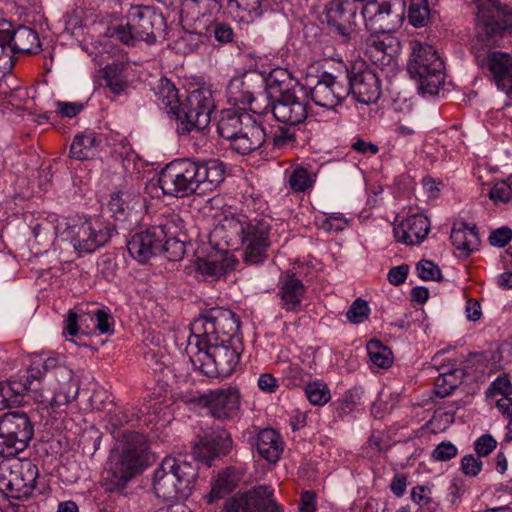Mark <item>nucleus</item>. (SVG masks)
<instances>
[{
	"label": "nucleus",
	"instance_id": "nucleus-1",
	"mask_svg": "<svg viewBox=\"0 0 512 512\" xmlns=\"http://www.w3.org/2000/svg\"><path fill=\"white\" fill-rule=\"evenodd\" d=\"M365 2L366 4L361 7V16L367 29L373 32L366 40V53L378 66L395 65L401 43L387 32L402 22L405 2L404 0Z\"/></svg>",
	"mask_w": 512,
	"mask_h": 512
},
{
	"label": "nucleus",
	"instance_id": "nucleus-2",
	"mask_svg": "<svg viewBox=\"0 0 512 512\" xmlns=\"http://www.w3.org/2000/svg\"><path fill=\"white\" fill-rule=\"evenodd\" d=\"M224 175L225 166L220 160L182 158L168 163L161 170L158 183L165 195L184 198L213 191L224 180Z\"/></svg>",
	"mask_w": 512,
	"mask_h": 512
},
{
	"label": "nucleus",
	"instance_id": "nucleus-3",
	"mask_svg": "<svg viewBox=\"0 0 512 512\" xmlns=\"http://www.w3.org/2000/svg\"><path fill=\"white\" fill-rule=\"evenodd\" d=\"M198 478V466L182 458L165 457L155 470L153 490L165 501L185 500Z\"/></svg>",
	"mask_w": 512,
	"mask_h": 512
},
{
	"label": "nucleus",
	"instance_id": "nucleus-4",
	"mask_svg": "<svg viewBox=\"0 0 512 512\" xmlns=\"http://www.w3.org/2000/svg\"><path fill=\"white\" fill-rule=\"evenodd\" d=\"M117 449L120 450V457L108 470L107 480L111 491L123 490L127 482L152 458L145 436L138 432L124 433Z\"/></svg>",
	"mask_w": 512,
	"mask_h": 512
},
{
	"label": "nucleus",
	"instance_id": "nucleus-5",
	"mask_svg": "<svg viewBox=\"0 0 512 512\" xmlns=\"http://www.w3.org/2000/svg\"><path fill=\"white\" fill-rule=\"evenodd\" d=\"M167 23L160 11L152 6H133L127 14V23L114 28L115 36L122 44L135 46L138 42L155 44L165 36Z\"/></svg>",
	"mask_w": 512,
	"mask_h": 512
},
{
	"label": "nucleus",
	"instance_id": "nucleus-6",
	"mask_svg": "<svg viewBox=\"0 0 512 512\" xmlns=\"http://www.w3.org/2000/svg\"><path fill=\"white\" fill-rule=\"evenodd\" d=\"M193 366L211 378L230 376L240 359L236 341H221L195 346L190 337L187 347Z\"/></svg>",
	"mask_w": 512,
	"mask_h": 512
},
{
	"label": "nucleus",
	"instance_id": "nucleus-7",
	"mask_svg": "<svg viewBox=\"0 0 512 512\" xmlns=\"http://www.w3.org/2000/svg\"><path fill=\"white\" fill-rule=\"evenodd\" d=\"M407 71L419 80L423 93L435 95L445 81L444 63L435 48L419 41L411 42V54Z\"/></svg>",
	"mask_w": 512,
	"mask_h": 512
},
{
	"label": "nucleus",
	"instance_id": "nucleus-8",
	"mask_svg": "<svg viewBox=\"0 0 512 512\" xmlns=\"http://www.w3.org/2000/svg\"><path fill=\"white\" fill-rule=\"evenodd\" d=\"M240 329V318L231 310L212 308L192 323L193 344L200 346L207 343L236 341L235 333Z\"/></svg>",
	"mask_w": 512,
	"mask_h": 512
},
{
	"label": "nucleus",
	"instance_id": "nucleus-9",
	"mask_svg": "<svg viewBox=\"0 0 512 512\" xmlns=\"http://www.w3.org/2000/svg\"><path fill=\"white\" fill-rule=\"evenodd\" d=\"M39 470L29 459L0 463V492L17 500L27 499L36 488Z\"/></svg>",
	"mask_w": 512,
	"mask_h": 512
},
{
	"label": "nucleus",
	"instance_id": "nucleus-10",
	"mask_svg": "<svg viewBox=\"0 0 512 512\" xmlns=\"http://www.w3.org/2000/svg\"><path fill=\"white\" fill-rule=\"evenodd\" d=\"M34 436V423L27 413L7 412L0 416V454L14 456L24 451Z\"/></svg>",
	"mask_w": 512,
	"mask_h": 512
},
{
	"label": "nucleus",
	"instance_id": "nucleus-11",
	"mask_svg": "<svg viewBox=\"0 0 512 512\" xmlns=\"http://www.w3.org/2000/svg\"><path fill=\"white\" fill-rule=\"evenodd\" d=\"M213 109L214 101L210 90L204 88L193 90L173 115L179 121L178 131L181 134H188L192 130L199 131L206 128L210 123Z\"/></svg>",
	"mask_w": 512,
	"mask_h": 512
},
{
	"label": "nucleus",
	"instance_id": "nucleus-12",
	"mask_svg": "<svg viewBox=\"0 0 512 512\" xmlns=\"http://www.w3.org/2000/svg\"><path fill=\"white\" fill-rule=\"evenodd\" d=\"M228 228L235 232L244 246V261L249 264H258L267 257L270 246V225L264 220H252L247 223L230 221Z\"/></svg>",
	"mask_w": 512,
	"mask_h": 512
},
{
	"label": "nucleus",
	"instance_id": "nucleus-13",
	"mask_svg": "<svg viewBox=\"0 0 512 512\" xmlns=\"http://www.w3.org/2000/svg\"><path fill=\"white\" fill-rule=\"evenodd\" d=\"M41 51L38 34L30 27H13L8 21H0V59H13L17 53L37 54Z\"/></svg>",
	"mask_w": 512,
	"mask_h": 512
},
{
	"label": "nucleus",
	"instance_id": "nucleus-14",
	"mask_svg": "<svg viewBox=\"0 0 512 512\" xmlns=\"http://www.w3.org/2000/svg\"><path fill=\"white\" fill-rule=\"evenodd\" d=\"M477 10V26L488 39L512 32V10L501 0H478Z\"/></svg>",
	"mask_w": 512,
	"mask_h": 512
},
{
	"label": "nucleus",
	"instance_id": "nucleus-15",
	"mask_svg": "<svg viewBox=\"0 0 512 512\" xmlns=\"http://www.w3.org/2000/svg\"><path fill=\"white\" fill-rule=\"evenodd\" d=\"M349 89L347 95L352 93L359 103H375L381 95L379 76L368 68L364 62L354 63L347 70Z\"/></svg>",
	"mask_w": 512,
	"mask_h": 512
},
{
	"label": "nucleus",
	"instance_id": "nucleus-16",
	"mask_svg": "<svg viewBox=\"0 0 512 512\" xmlns=\"http://www.w3.org/2000/svg\"><path fill=\"white\" fill-rule=\"evenodd\" d=\"M359 6L355 0H328L323 14L329 29L348 41L358 17Z\"/></svg>",
	"mask_w": 512,
	"mask_h": 512
},
{
	"label": "nucleus",
	"instance_id": "nucleus-17",
	"mask_svg": "<svg viewBox=\"0 0 512 512\" xmlns=\"http://www.w3.org/2000/svg\"><path fill=\"white\" fill-rule=\"evenodd\" d=\"M221 512H280V508L273 490L260 485L226 500Z\"/></svg>",
	"mask_w": 512,
	"mask_h": 512
},
{
	"label": "nucleus",
	"instance_id": "nucleus-18",
	"mask_svg": "<svg viewBox=\"0 0 512 512\" xmlns=\"http://www.w3.org/2000/svg\"><path fill=\"white\" fill-rule=\"evenodd\" d=\"M475 58L481 69L491 73L497 88L512 100V55L502 51L483 50L478 51Z\"/></svg>",
	"mask_w": 512,
	"mask_h": 512
},
{
	"label": "nucleus",
	"instance_id": "nucleus-19",
	"mask_svg": "<svg viewBox=\"0 0 512 512\" xmlns=\"http://www.w3.org/2000/svg\"><path fill=\"white\" fill-rule=\"evenodd\" d=\"M186 402L206 407L214 418L225 420L234 417L239 410L240 393L237 388L230 386L189 398Z\"/></svg>",
	"mask_w": 512,
	"mask_h": 512
},
{
	"label": "nucleus",
	"instance_id": "nucleus-20",
	"mask_svg": "<svg viewBox=\"0 0 512 512\" xmlns=\"http://www.w3.org/2000/svg\"><path fill=\"white\" fill-rule=\"evenodd\" d=\"M271 111L277 121L296 126L302 123L308 115L307 104L300 100L294 90L287 89L280 92L271 103Z\"/></svg>",
	"mask_w": 512,
	"mask_h": 512
},
{
	"label": "nucleus",
	"instance_id": "nucleus-21",
	"mask_svg": "<svg viewBox=\"0 0 512 512\" xmlns=\"http://www.w3.org/2000/svg\"><path fill=\"white\" fill-rule=\"evenodd\" d=\"M164 239L161 224L154 225L133 235L127 242V249L138 262L146 263L151 257L161 254Z\"/></svg>",
	"mask_w": 512,
	"mask_h": 512
},
{
	"label": "nucleus",
	"instance_id": "nucleus-22",
	"mask_svg": "<svg viewBox=\"0 0 512 512\" xmlns=\"http://www.w3.org/2000/svg\"><path fill=\"white\" fill-rule=\"evenodd\" d=\"M73 233V246L79 252L92 253L99 247L104 246L110 239L112 229L101 224L93 225L86 220L79 225L70 227Z\"/></svg>",
	"mask_w": 512,
	"mask_h": 512
},
{
	"label": "nucleus",
	"instance_id": "nucleus-23",
	"mask_svg": "<svg viewBox=\"0 0 512 512\" xmlns=\"http://www.w3.org/2000/svg\"><path fill=\"white\" fill-rule=\"evenodd\" d=\"M165 239L162 242V252L169 261H179L185 254V245L188 235L183 219L179 215H172L161 224Z\"/></svg>",
	"mask_w": 512,
	"mask_h": 512
},
{
	"label": "nucleus",
	"instance_id": "nucleus-24",
	"mask_svg": "<svg viewBox=\"0 0 512 512\" xmlns=\"http://www.w3.org/2000/svg\"><path fill=\"white\" fill-rule=\"evenodd\" d=\"M263 87H265L264 80L254 74L235 77L227 87L228 99L235 105H248L254 113H263L264 111H259L258 107L253 106V103L256 102V90Z\"/></svg>",
	"mask_w": 512,
	"mask_h": 512
},
{
	"label": "nucleus",
	"instance_id": "nucleus-25",
	"mask_svg": "<svg viewBox=\"0 0 512 512\" xmlns=\"http://www.w3.org/2000/svg\"><path fill=\"white\" fill-rule=\"evenodd\" d=\"M232 448L230 434L225 429L214 430L205 434L198 443L194 445L195 456L211 465L214 458L227 455Z\"/></svg>",
	"mask_w": 512,
	"mask_h": 512
},
{
	"label": "nucleus",
	"instance_id": "nucleus-26",
	"mask_svg": "<svg viewBox=\"0 0 512 512\" xmlns=\"http://www.w3.org/2000/svg\"><path fill=\"white\" fill-rule=\"evenodd\" d=\"M313 102L321 107L333 109L347 96L336 77L330 73H323L317 84L310 89Z\"/></svg>",
	"mask_w": 512,
	"mask_h": 512
},
{
	"label": "nucleus",
	"instance_id": "nucleus-27",
	"mask_svg": "<svg viewBox=\"0 0 512 512\" xmlns=\"http://www.w3.org/2000/svg\"><path fill=\"white\" fill-rule=\"evenodd\" d=\"M56 379L59 383L53 397L47 401L51 408L56 409L66 406L74 401L79 393V381L74 377V373L67 367H57ZM40 403H46L44 399H37Z\"/></svg>",
	"mask_w": 512,
	"mask_h": 512
},
{
	"label": "nucleus",
	"instance_id": "nucleus-28",
	"mask_svg": "<svg viewBox=\"0 0 512 512\" xmlns=\"http://www.w3.org/2000/svg\"><path fill=\"white\" fill-rule=\"evenodd\" d=\"M264 128L252 116L244 122V127L230 142V147L241 155H248L259 149L265 142Z\"/></svg>",
	"mask_w": 512,
	"mask_h": 512
},
{
	"label": "nucleus",
	"instance_id": "nucleus-29",
	"mask_svg": "<svg viewBox=\"0 0 512 512\" xmlns=\"http://www.w3.org/2000/svg\"><path fill=\"white\" fill-rule=\"evenodd\" d=\"M430 230L428 218L421 214L408 217L393 229L394 237L398 242L407 245L419 244L424 241Z\"/></svg>",
	"mask_w": 512,
	"mask_h": 512
},
{
	"label": "nucleus",
	"instance_id": "nucleus-30",
	"mask_svg": "<svg viewBox=\"0 0 512 512\" xmlns=\"http://www.w3.org/2000/svg\"><path fill=\"white\" fill-rule=\"evenodd\" d=\"M305 293L306 288L302 280L297 278L294 273L288 272L279 286L278 296L281 300V308L287 312H298Z\"/></svg>",
	"mask_w": 512,
	"mask_h": 512
},
{
	"label": "nucleus",
	"instance_id": "nucleus-31",
	"mask_svg": "<svg viewBox=\"0 0 512 512\" xmlns=\"http://www.w3.org/2000/svg\"><path fill=\"white\" fill-rule=\"evenodd\" d=\"M255 446L261 457L270 463H276L283 452L281 437L271 428L263 429L258 433Z\"/></svg>",
	"mask_w": 512,
	"mask_h": 512
},
{
	"label": "nucleus",
	"instance_id": "nucleus-32",
	"mask_svg": "<svg viewBox=\"0 0 512 512\" xmlns=\"http://www.w3.org/2000/svg\"><path fill=\"white\" fill-rule=\"evenodd\" d=\"M450 239L453 246L463 252L465 257L478 249L480 245L479 232L476 226L470 227L467 223L453 226Z\"/></svg>",
	"mask_w": 512,
	"mask_h": 512
},
{
	"label": "nucleus",
	"instance_id": "nucleus-33",
	"mask_svg": "<svg viewBox=\"0 0 512 512\" xmlns=\"http://www.w3.org/2000/svg\"><path fill=\"white\" fill-rule=\"evenodd\" d=\"M251 117L252 115L247 112L233 109L223 110L217 124L219 135L231 142L243 129L244 122L250 120Z\"/></svg>",
	"mask_w": 512,
	"mask_h": 512
},
{
	"label": "nucleus",
	"instance_id": "nucleus-34",
	"mask_svg": "<svg viewBox=\"0 0 512 512\" xmlns=\"http://www.w3.org/2000/svg\"><path fill=\"white\" fill-rule=\"evenodd\" d=\"M154 92L158 100V105L165 109L168 114L174 115L180 108L178 90L175 85L166 77L158 80L154 87Z\"/></svg>",
	"mask_w": 512,
	"mask_h": 512
},
{
	"label": "nucleus",
	"instance_id": "nucleus-35",
	"mask_svg": "<svg viewBox=\"0 0 512 512\" xmlns=\"http://www.w3.org/2000/svg\"><path fill=\"white\" fill-rule=\"evenodd\" d=\"M124 70L125 65L122 62H113L102 69L105 86L115 95L125 93L129 87V82L123 76Z\"/></svg>",
	"mask_w": 512,
	"mask_h": 512
},
{
	"label": "nucleus",
	"instance_id": "nucleus-36",
	"mask_svg": "<svg viewBox=\"0 0 512 512\" xmlns=\"http://www.w3.org/2000/svg\"><path fill=\"white\" fill-rule=\"evenodd\" d=\"M99 142L95 133L76 135L70 146V157L81 161L89 159L94 155Z\"/></svg>",
	"mask_w": 512,
	"mask_h": 512
},
{
	"label": "nucleus",
	"instance_id": "nucleus-37",
	"mask_svg": "<svg viewBox=\"0 0 512 512\" xmlns=\"http://www.w3.org/2000/svg\"><path fill=\"white\" fill-rule=\"evenodd\" d=\"M237 485V477L231 469L218 474L215 479L212 489L207 496L208 503H212L214 500L221 498L223 495L230 493Z\"/></svg>",
	"mask_w": 512,
	"mask_h": 512
},
{
	"label": "nucleus",
	"instance_id": "nucleus-38",
	"mask_svg": "<svg viewBox=\"0 0 512 512\" xmlns=\"http://www.w3.org/2000/svg\"><path fill=\"white\" fill-rule=\"evenodd\" d=\"M464 372L461 369H451L441 373L436 379V394L446 397L462 382Z\"/></svg>",
	"mask_w": 512,
	"mask_h": 512
},
{
	"label": "nucleus",
	"instance_id": "nucleus-39",
	"mask_svg": "<svg viewBox=\"0 0 512 512\" xmlns=\"http://www.w3.org/2000/svg\"><path fill=\"white\" fill-rule=\"evenodd\" d=\"M367 352L373 364L380 368H389L393 363L392 351L377 339L367 343Z\"/></svg>",
	"mask_w": 512,
	"mask_h": 512
},
{
	"label": "nucleus",
	"instance_id": "nucleus-40",
	"mask_svg": "<svg viewBox=\"0 0 512 512\" xmlns=\"http://www.w3.org/2000/svg\"><path fill=\"white\" fill-rule=\"evenodd\" d=\"M430 19V6L428 0H411L408 20L414 27H424Z\"/></svg>",
	"mask_w": 512,
	"mask_h": 512
},
{
	"label": "nucleus",
	"instance_id": "nucleus-41",
	"mask_svg": "<svg viewBox=\"0 0 512 512\" xmlns=\"http://www.w3.org/2000/svg\"><path fill=\"white\" fill-rule=\"evenodd\" d=\"M233 263L228 258L218 260L198 259V270L207 276L219 277L232 269Z\"/></svg>",
	"mask_w": 512,
	"mask_h": 512
},
{
	"label": "nucleus",
	"instance_id": "nucleus-42",
	"mask_svg": "<svg viewBox=\"0 0 512 512\" xmlns=\"http://www.w3.org/2000/svg\"><path fill=\"white\" fill-rule=\"evenodd\" d=\"M289 186L294 192H304L312 187L315 179L308 170L302 166H297L289 176Z\"/></svg>",
	"mask_w": 512,
	"mask_h": 512
},
{
	"label": "nucleus",
	"instance_id": "nucleus-43",
	"mask_svg": "<svg viewBox=\"0 0 512 512\" xmlns=\"http://www.w3.org/2000/svg\"><path fill=\"white\" fill-rule=\"evenodd\" d=\"M305 393L309 402L313 405L323 406L330 400V391L322 382L309 383L305 387Z\"/></svg>",
	"mask_w": 512,
	"mask_h": 512
},
{
	"label": "nucleus",
	"instance_id": "nucleus-44",
	"mask_svg": "<svg viewBox=\"0 0 512 512\" xmlns=\"http://www.w3.org/2000/svg\"><path fill=\"white\" fill-rule=\"evenodd\" d=\"M370 308L368 302L362 298H357L349 307L346 317L353 324H360L368 319Z\"/></svg>",
	"mask_w": 512,
	"mask_h": 512
},
{
	"label": "nucleus",
	"instance_id": "nucleus-45",
	"mask_svg": "<svg viewBox=\"0 0 512 512\" xmlns=\"http://www.w3.org/2000/svg\"><path fill=\"white\" fill-rule=\"evenodd\" d=\"M418 276L424 281H437L441 282L443 276L440 268L430 260H421L416 265Z\"/></svg>",
	"mask_w": 512,
	"mask_h": 512
},
{
	"label": "nucleus",
	"instance_id": "nucleus-46",
	"mask_svg": "<svg viewBox=\"0 0 512 512\" xmlns=\"http://www.w3.org/2000/svg\"><path fill=\"white\" fill-rule=\"evenodd\" d=\"M296 141L294 126H277L272 134V144L276 148H283Z\"/></svg>",
	"mask_w": 512,
	"mask_h": 512
},
{
	"label": "nucleus",
	"instance_id": "nucleus-47",
	"mask_svg": "<svg viewBox=\"0 0 512 512\" xmlns=\"http://www.w3.org/2000/svg\"><path fill=\"white\" fill-rule=\"evenodd\" d=\"M489 198L494 202L507 203L512 198V188L505 181L497 183L490 190Z\"/></svg>",
	"mask_w": 512,
	"mask_h": 512
},
{
	"label": "nucleus",
	"instance_id": "nucleus-48",
	"mask_svg": "<svg viewBox=\"0 0 512 512\" xmlns=\"http://www.w3.org/2000/svg\"><path fill=\"white\" fill-rule=\"evenodd\" d=\"M457 448L449 441L441 442L432 452V457L438 461H449L457 455Z\"/></svg>",
	"mask_w": 512,
	"mask_h": 512
},
{
	"label": "nucleus",
	"instance_id": "nucleus-49",
	"mask_svg": "<svg viewBox=\"0 0 512 512\" xmlns=\"http://www.w3.org/2000/svg\"><path fill=\"white\" fill-rule=\"evenodd\" d=\"M262 0H227L228 7L230 9L235 8L236 10L248 12L249 14L255 13L260 14V6Z\"/></svg>",
	"mask_w": 512,
	"mask_h": 512
},
{
	"label": "nucleus",
	"instance_id": "nucleus-50",
	"mask_svg": "<svg viewBox=\"0 0 512 512\" xmlns=\"http://www.w3.org/2000/svg\"><path fill=\"white\" fill-rule=\"evenodd\" d=\"M512 239V230L509 227H501L491 232L489 243L494 247H505Z\"/></svg>",
	"mask_w": 512,
	"mask_h": 512
},
{
	"label": "nucleus",
	"instance_id": "nucleus-51",
	"mask_svg": "<svg viewBox=\"0 0 512 512\" xmlns=\"http://www.w3.org/2000/svg\"><path fill=\"white\" fill-rule=\"evenodd\" d=\"M497 446L496 440L489 434L482 435L475 442V451L478 457L489 455Z\"/></svg>",
	"mask_w": 512,
	"mask_h": 512
},
{
	"label": "nucleus",
	"instance_id": "nucleus-52",
	"mask_svg": "<svg viewBox=\"0 0 512 512\" xmlns=\"http://www.w3.org/2000/svg\"><path fill=\"white\" fill-rule=\"evenodd\" d=\"M482 468L481 460L475 458L472 454L466 455L461 460V471L466 476H477Z\"/></svg>",
	"mask_w": 512,
	"mask_h": 512
},
{
	"label": "nucleus",
	"instance_id": "nucleus-53",
	"mask_svg": "<svg viewBox=\"0 0 512 512\" xmlns=\"http://www.w3.org/2000/svg\"><path fill=\"white\" fill-rule=\"evenodd\" d=\"M23 378L29 391H36L39 388L41 379L43 378V373L41 372L39 365H34L32 363L27 371V375Z\"/></svg>",
	"mask_w": 512,
	"mask_h": 512
},
{
	"label": "nucleus",
	"instance_id": "nucleus-54",
	"mask_svg": "<svg viewBox=\"0 0 512 512\" xmlns=\"http://www.w3.org/2000/svg\"><path fill=\"white\" fill-rule=\"evenodd\" d=\"M408 272V264H402L399 266L392 267L387 275L388 281L390 282V284L394 286H399L406 281Z\"/></svg>",
	"mask_w": 512,
	"mask_h": 512
},
{
	"label": "nucleus",
	"instance_id": "nucleus-55",
	"mask_svg": "<svg viewBox=\"0 0 512 512\" xmlns=\"http://www.w3.org/2000/svg\"><path fill=\"white\" fill-rule=\"evenodd\" d=\"M213 32L216 41L221 44L232 42L234 37L233 29L226 23H216Z\"/></svg>",
	"mask_w": 512,
	"mask_h": 512
},
{
	"label": "nucleus",
	"instance_id": "nucleus-56",
	"mask_svg": "<svg viewBox=\"0 0 512 512\" xmlns=\"http://www.w3.org/2000/svg\"><path fill=\"white\" fill-rule=\"evenodd\" d=\"M7 382L0 383V404L4 408H9L17 403V396L12 392Z\"/></svg>",
	"mask_w": 512,
	"mask_h": 512
},
{
	"label": "nucleus",
	"instance_id": "nucleus-57",
	"mask_svg": "<svg viewBox=\"0 0 512 512\" xmlns=\"http://www.w3.org/2000/svg\"><path fill=\"white\" fill-rule=\"evenodd\" d=\"M57 107L62 116L72 118L83 110V104L72 102H57Z\"/></svg>",
	"mask_w": 512,
	"mask_h": 512
},
{
	"label": "nucleus",
	"instance_id": "nucleus-58",
	"mask_svg": "<svg viewBox=\"0 0 512 512\" xmlns=\"http://www.w3.org/2000/svg\"><path fill=\"white\" fill-rule=\"evenodd\" d=\"M511 383L506 376L497 377L491 384L489 390L507 397L511 391Z\"/></svg>",
	"mask_w": 512,
	"mask_h": 512
},
{
	"label": "nucleus",
	"instance_id": "nucleus-59",
	"mask_svg": "<svg viewBox=\"0 0 512 512\" xmlns=\"http://www.w3.org/2000/svg\"><path fill=\"white\" fill-rule=\"evenodd\" d=\"M352 149L355 150L358 153L361 154H377L379 151V148L377 145L373 144L372 142H367L361 138H358L352 145Z\"/></svg>",
	"mask_w": 512,
	"mask_h": 512
},
{
	"label": "nucleus",
	"instance_id": "nucleus-60",
	"mask_svg": "<svg viewBox=\"0 0 512 512\" xmlns=\"http://www.w3.org/2000/svg\"><path fill=\"white\" fill-rule=\"evenodd\" d=\"M426 490H429L428 487L426 486H416L412 489V492H411V499L417 503V504H420V505H429L432 503V499L425 495V491Z\"/></svg>",
	"mask_w": 512,
	"mask_h": 512
},
{
	"label": "nucleus",
	"instance_id": "nucleus-61",
	"mask_svg": "<svg viewBox=\"0 0 512 512\" xmlns=\"http://www.w3.org/2000/svg\"><path fill=\"white\" fill-rule=\"evenodd\" d=\"M360 400L359 391L358 389L354 388L349 390V392L346 394L345 399L342 403L341 410L342 412H348L353 409L354 406L358 404V401Z\"/></svg>",
	"mask_w": 512,
	"mask_h": 512
},
{
	"label": "nucleus",
	"instance_id": "nucleus-62",
	"mask_svg": "<svg viewBox=\"0 0 512 512\" xmlns=\"http://www.w3.org/2000/svg\"><path fill=\"white\" fill-rule=\"evenodd\" d=\"M406 476L403 474H396L391 482V491L397 496L401 497L406 490Z\"/></svg>",
	"mask_w": 512,
	"mask_h": 512
},
{
	"label": "nucleus",
	"instance_id": "nucleus-63",
	"mask_svg": "<svg viewBox=\"0 0 512 512\" xmlns=\"http://www.w3.org/2000/svg\"><path fill=\"white\" fill-rule=\"evenodd\" d=\"M258 386L265 392H274L277 388V380L271 374H262L258 379Z\"/></svg>",
	"mask_w": 512,
	"mask_h": 512
},
{
	"label": "nucleus",
	"instance_id": "nucleus-64",
	"mask_svg": "<svg viewBox=\"0 0 512 512\" xmlns=\"http://www.w3.org/2000/svg\"><path fill=\"white\" fill-rule=\"evenodd\" d=\"M315 493L311 491H304L301 494V512H314Z\"/></svg>",
	"mask_w": 512,
	"mask_h": 512
}]
</instances>
